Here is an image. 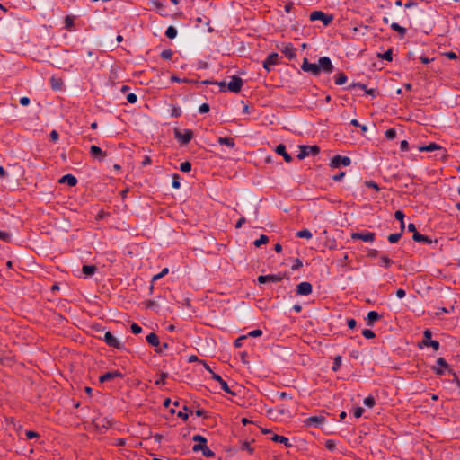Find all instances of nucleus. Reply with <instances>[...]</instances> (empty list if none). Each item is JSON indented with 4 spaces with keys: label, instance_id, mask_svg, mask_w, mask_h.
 <instances>
[{
    "label": "nucleus",
    "instance_id": "nucleus-7",
    "mask_svg": "<svg viewBox=\"0 0 460 460\" xmlns=\"http://www.w3.org/2000/svg\"><path fill=\"white\" fill-rule=\"evenodd\" d=\"M431 336H432V333H431V331L429 329H426L423 332V341H422V345L423 346H426V347H432L434 350H438L439 349V342L438 341H433L431 340Z\"/></svg>",
    "mask_w": 460,
    "mask_h": 460
},
{
    "label": "nucleus",
    "instance_id": "nucleus-41",
    "mask_svg": "<svg viewBox=\"0 0 460 460\" xmlns=\"http://www.w3.org/2000/svg\"><path fill=\"white\" fill-rule=\"evenodd\" d=\"M375 399L373 396H367L364 399V404L367 406V407H373L375 405Z\"/></svg>",
    "mask_w": 460,
    "mask_h": 460
},
{
    "label": "nucleus",
    "instance_id": "nucleus-60",
    "mask_svg": "<svg viewBox=\"0 0 460 460\" xmlns=\"http://www.w3.org/2000/svg\"><path fill=\"white\" fill-rule=\"evenodd\" d=\"M25 435H26L27 438H29V439L35 438L39 437V434L32 430H27L25 432Z\"/></svg>",
    "mask_w": 460,
    "mask_h": 460
},
{
    "label": "nucleus",
    "instance_id": "nucleus-54",
    "mask_svg": "<svg viewBox=\"0 0 460 460\" xmlns=\"http://www.w3.org/2000/svg\"><path fill=\"white\" fill-rule=\"evenodd\" d=\"M364 412V409L362 407H357L353 411V415L355 418H359L362 416Z\"/></svg>",
    "mask_w": 460,
    "mask_h": 460
},
{
    "label": "nucleus",
    "instance_id": "nucleus-5",
    "mask_svg": "<svg viewBox=\"0 0 460 460\" xmlns=\"http://www.w3.org/2000/svg\"><path fill=\"white\" fill-rule=\"evenodd\" d=\"M310 20L322 21L324 25H328L332 22L333 16L326 14L322 11H314L310 13Z\"/></svg>",
    "mask_w": 460,
    "mask_h": 460
},
{
    "label": "nucleus",
    "instance_id": "nucleus-18",
    "mask_svg": "<svg viewBox=\"0 0 460 460\" xmlns=\"http://www.w3.org/2000/svg\"><path fill=\"white\" fill-rule=\"evenodd\" d=\"M212 378L216 381H217L220 385H221V388L222 390H224L226 393L227 394H233L234 395L235 393H234L228 386L227 383L222 379V377L218 375V374H216V373H212Z\"/></svg>",
    "mask_w": 460,
    "mask_h": 460
},
{
    "label": "nucleus",
    "instance_id": "nucleus-63",
    "mask_svg": "<svg viewBox=\"0 0 460 460\" xmlns=\"http://www.w3.org/2000/svg\"><path fill=\"white\" fill-rule=\"evenodd\" d=\"M345 176V172H341L340 173L338 174H335L332 177V179L334 181H340L341 180L343 179V177Z\"/></svg>",
    "mask_w": 460,
    "mask_h": 460
},
{
    "label": "nucleus",
    "instance_id": "nucleus-10",
    "mask_svg": "<svg viewBox=\"0 0 460 460\" xmlns=\"http://www.w3.org/2000/svg\"><path fill=\"white\" fill-rule=\"evenodd\" d=\"M279 56L278 53L270 54L267 58L263 61V68L267 70V72H270L272 67L279 64Z\"/></svg>",
    "mask_w": 460,
    "mask_h": 460
},
{
    "label": "nucleus",
    "instance_id": "nucleus-12",
    "mask_svg": "<svg viewBox=\"0 0 460 460\" xmlns=\"http://www.w3.org/2000/svg\"><path fill=\"white\" fill-rule=\"evenodd\" d=\"M285 275L279 274H269V275H261L258 277V282L261 284H264L266 282H279L284 279Z\"/></svg>",
    "mask_w": 460,
    "mask_h": 460
},
{
    "label": "nucleus",
    "instance_id": "nucleus-9",
    "mask_svg": "<svg viewBox=\"0 0 460 460\" xmlns=\"http://www.w3.org/2000/svg\"><path fill=\"white\" fill-rule=\"evenodd\" d=\"M103 341L108 346L116 348L118 349H121L124 347V345L115 336H113L111 332H106L104 333Z\"/></svg>",
    "mask_w": 460,
    "mask_h": 460
},
{
    "label": "nucleus",
    "instance_id": "nucleus-61",
    "mask_svg": "<svg viewBox=\"0 0 460 460\" xmlns=\"http://www.w3.org/2000/svg\"><path fill=\"white\" fill-rule=\"evenodd\" d=\"M365 184H366L367 187L373 188V189H375L377 191L380 190L378 185L375 181H366Z\"/></svg>",
    "mask_w": 460,
    "mask_h": 460
},
{
    "label": "nucleus",
    "instance_id": "nucleus-23",
    "mask_svg": "<svg viewBox=\"0 0 460 460\" xmlns=\"http://www.w3.org/2000/svg\"><path fill=\"white\" fill-rule=\"evenodd\" d=\"M412 239L418 243H426L429 244H431L433 243L430 237H429L428 235L421 234L420 233L414 234L412 235Z\"/></svg>",
    "mask_w": 460,
    "mask_h": 460
},
{
    "label": "nucleus",
    "instance_id": "nucleus-2",
    "mask_svg": "<svg viewBox=\"0 0 460 460\" xmlns=\"http://www.w3.org/2000/svg\"><path fill=\"white\" fill-rule=\"evenodd\" d=\"M193 441L199 442L198 444H195L192 447L193 452H199L201 451L202 455L206 457H213L215 456V453L208 448V447L206 445L207 438H204L201 435H194L192 438Z\"/></svg>",
    "mask_w": 460,
    "mask_h": 460
},
{
    "label": "nucleus",
    "instance_id": "nucleus-37",
    "mask_svg": "<svg viewBox=\"0 0 460 460\" xmlns=\"http://www.w3.org/2000/svg\"><path fill=\"white\" fill-rule=\"evenodd\" d=\"M341 357L338 355L334 358L332 370L334 372L338 371L341 367Z\"/></svg>",
    "mask_w": 460,
    "mask_h": 460
},
{
    "label": "nucleus",
    "instance_id": "nucleus-47",
    "mask_svg": "<svg viewBox=\"0 0 460 460\" xmlns=\"http://www.w3.org/2000/svg\"><path fill=\"white\" fill-rule=\"evenodd\" d=\"M167 376H168V374H167V373H164V372H163V373H161V375H160V378H159V379H157V380L155 382V384L156 385H164V383H165V378H166Z\"/></svg>",
    "mask_w": 460,
    "mask_h": 460
},
{
    "label": "nucleus",
    "instance_id": "nucleus-45",
    "mask_svg": "<svg viewBox=\"0 0 460 460\" xmlns=\"http://www.w3.org/2000/svg\"><path fill=\"white\" fill-rule=\"evenodd\" d=\"M188 411V407L187 406H183V411H181L177 413V416L179 418H181L182 420H187L188 418H189V415L188 413L186 412Z\"/></svg>",
    "mask_w": 460,
    "mask_h": 460
},
{
    "label": "nucleus",
    "instance_id": "nucleus-1",
    "mask_svg": "<svg viewBox=\"0 0 460 460\" xmlns=\"http://www.w3.org/2000/svg\"><path fill=\"white\" fill-rule=\"evenodd\" d=\"M301 69L304 72L310 73L314 76H317L321 72L331 74L334 70V66L328 57L320 58L317 63H310L308 59L305 58Z\"/></svg>",
    "mask_w": 460,
    "mask_h": 460
},
{
    "label": "nucleus",
    "instance_id": "nucleus-29",
    "mask_svg": "<svg viewBox=\"0 0 460 460\" xmlns=\"http://www.w3.org/2000/svg\"><path fill=\"white\" fill-rule=\"evenodd\" d=\"M97 270V268L95 265H84L82 268V271L85 276H92L93 275Z\"/></svg>",
    "mask_w": 460,
    "mask_h": 460
},
{
    "label": "nucleus",
    "instance_id": "nucleus-11",
    "mask_svg": "<svg viewBox=\"0 0 460 460\" xmlns=\"http://www.w3.org/2000/svg\"><path fill=\"white\" fill-rule=\"evenodd\" d=\"M376 234L372 232H361V233H352L351 239L352 240H362L364 242L372 243L375 241Z\"/></svg>",
    "mask_w": 460,
    "mask_h": 460
},
{
    "label": "nucleus",
    "instance_id": "nucleus-58",
    "mask_svg": "<svg viewBox=\"0 0 460 460\" xmlns=\"http://www.w3.org/2000/svg\"><path fill=\"white\" fill-rule=\"evenodd\" d=\"M199 111L200 113H207V112H208V111H209V105H208V103H203V104H201V105L199 106Z\"/></svg>",
    "mask_w": 460,
    "mask_h": 460
},
{
    "label": "nucleus",
    "instance_id": "nucleus-24",
    "mask_svg": "<svg viewBox=\"0 0 460 460\" xmlns=\"http://www.w3.org/2000/svg\"><path fill=\"white\" fill-rule=\"evenodd\" d=\"M381 318V315L376 311H370L367 316V324L373 326L374 322Z\"/></svg>",
    "mask_w": 460,
    "mask_h": 460
},
{
    "label": "nucleus",
    "instance_id": "nucleus-28",
    "mask_svg": "<svg viewBox=\"0 0 460 460\" xmlns=\"http://www.w3.org/2000/svg\"><path fill=\"white\" fill-rule=\"evenodd\" d=\"M50 84L53 90L58 91L60 90L63 85V80L61 78H56L52 76L50 78Z\"/></svg>",
    "mask_w": 460,
    "mask_h": 460
},
{
    "label": "nucleus",
    "instance_id": "nucleus-52",
    "mask_svg": "<svg viewBox=\"0 0 460 460\" xmlns=\"http://www.w3.org/2000/svg\"><path fill=\"white\" fill-rule=\"evenodd\" d=\"M130 329L134 334H139L142 332V328L137 323H132Z\"/></svg>",
    "mask_w": 460,
    "mask_h": 460
},
{
    "label": "nucleus",
    "instance_id": "nucleus-43",
    "mask_svg": "<svg viewBox=\"0 0 460 460\" xmlns=\"http://www.w3.org/2000/svg\"><path fill=\"white\" fill-rule=\"evenodd\" d=\"M362 335L367 339H373L376 336L374 332L371 331L370 329H364L362 331Z\"/></svg>",
    "mask_w": 460,
    "mask_h": 460
},
{
    "label": "nucleus",
    "instance_id": "nucleus-20",
    "mask_svg": "<svg viewBox=\"0 0 460 460\" xmlns=\"http://www.w3.org/2000/svg\"><path fill=\"white\" fill-rule=\"evenodd\" d=\"M281 51L290 60L296 57V49L291 43L285 45Z\"/></svg>",
    "mask_w": 460,
    "mask_h": 460
},
{
    "label": "nucleus",
    "instance_id": "nucleus-40",
    "mask_svg": "<svg viewBox=\"0 0 460 460\" xmlns=\"http://www.w3.org/2000/svg\"><path fill=\"white\" fill-rule=\"evenodd\" d=\"M385 135L387 139H394L396 137V131L394 128H389L385 132Z\"/></svg>",
    "mask_w": 460,
    "mask_h": 460
},
{
    "label": "nucleus",
    "instance_id": "nucleus-3",
    "mask_svg": "<svg viewBox=\"0 0 460 460\" xmlns=\"http://www.w3.org/2000/svg\"><path fill=\"white\" fill-rule=\"evenodd\" d=\"M174 137L181 142V145H188L193 138V132L191 129L181 130L175 128L173 130Z\"/></svg>",
    "mask_w": 460,
    "mask_h": 460
},
{
    "label": "nucleus",
    "instance_id": "nucleus-13",
    "mask_svg": "<svg viewBox=\"0 0 460 460\" xmlns=\"http://www.w3.org/2000/svg\"><path fill=\"white\" fill-rule=\"evenodd\" d=\"M312 284L307 281L301 282L300 284L297 285L296 288V293L299 296H308L309 294L312 293Z\"/></svg>",
    "mask_w": 460,
    "mask_h": 460
},
{
    "label": "nucleus",
    "instance_id": "nucleus-42",
    "mask_svg": "<svg viewBox=\"0 0 460 460\" xmlns=\"http://www.w3.org/2000/svg\"><path fill=\"white\" fill-rule=\"evenodd\" d=\"M172 57V51L171 49H164L161 53V58L166 60L171 59Z\"/></svg>",
    "mask_w": 460,
    "mask_h": 460
},
{
    "label": "nucleus",
    "instance_id": "nucleus-46",
    "mask_svg": "<svg viewBox=\"0 0 460 460\" xmlns=\"http://www.w3.org/2000/svg\"><path fill=\"white\" fill-rule=\"evenodd\" d=\"M325 447L330 451H333L336 448V443L332 439H328L325 441Z\"/></svg>",
    "mask_w": 460,
    "mask_h": 460
},
{
    "label": "nucleus",
    "instance_id": "nucleus-14",
    "mask_svg": "<svg viewBox=\"0 0 460 460\" xmlns=\"http://www.w3.org/2000/svg\"><path fill=\"white\" fill-rule=\"evenodd\" d=\"M437 365L438 367H433L432 369L438 376H441L444 374V369H447V370L450 369L449 365L447 364V362L446 361V359L444 358H438L437 359Z\"/></svg>",
    "mask_w": 460,
    "mask_h": 460
},
{
    "label": "nucleus",
    "instance_id": "nucleus-26",
    "mask_svg": "<svg viewBox=\"0 0 460 460\" xmlns=\"http://www.w3.org/2000/svg\"><path fill=\"white\" fill-rule=\"evenodd\" d=\"M146 341L151 345V346H154L157 349V347H159L160 345V341H159V338L158 336L155 333V332H151L149 333L146 337Z\"/></svg>",
    "mask_w": 460,
    "mask_h": 460
},
{
    "label": "nucleus",
    "instance_id": "nucleus-50",
    "mask_svg": "<svg viewBox=\"0 0 460 460\" xmlns=\"http://www.w3.org/2000/svg\"><path fill=\"white\" fill-rule=\"evenodd\" d=\"M392 49H388L386 50L384 54L382 55H379L383 59L386 60V61H391L392 60Z\"/></svg>",
    "mask_w": 460,
    "mask_h": 460
},
{
    "label": "nucleus",
    "instance_id": "nucleus-19",
    "mask_svg": "<svg viewBox=\"0 0 460 460\" xmlns=\"http://www.w3.org/2000/svg\"><path fill=\"white\" fill-rule=\"evenodd\" d=\"M275 151L278 155H282L287 163H290L293 160L292 156L286 151V146L284 144L278 145Z\"/></svg>",
    "mask_w": 460,
    "mask_h": 460
},
{
    "label": "nucleus",
    "instance_id": "nucleus-39",
    "mask_svg": "<svg viewBox=\"0 0 460 460\" xmlns=\"http://www.w3.org/2000/svg\"><path fill=\"white\" fill-rule=\"evenodd\" d=\"M180 169L181 172H188L191 170V164L188 161L181 164Z\"/></svg>",
    "mask_w": 460,
    "mask_h": 460
},
{
    "label": "nucleus",
    "instance_id": "nucleus-32",
    "mask_svg": "<svg viewBox=\"0 0 460 460\" xmlns=\"http://www.w3.org/2000/svg\"><path fill=\"white\" fill-rule=\"evenodd\" d=\"M296 236L299 238L311 239L312 233L308 229H303L296 233Z\"/></svg>",
    "mask_w": 460,
    "mask_h": 460
},
{
    "label": "nucleus",
    "instance_id": "nucleus-15",
    "mask_svg": "<svg viewBox=\"0 0 460 460\" xmlns=\"http://www.w3.org/2000/svg\"><path fill=\"white\" fill-rule=\"evenodd\" d=\"M305 426H314L319 427L323 422H325V418L322 415L319 416H311L305 420Z\"/></svg>",
    "mask_w": 460,
    "mask_h": 460
},
{
    "label": "nucleus",
    "instance_id": "nucleus-44",
    "mask_svg": "<svg viewBox=\"0 0 460 460\" xmlns=\"http://www.w3.org/2000/svg\"><path fill=\"white\" fill-rule=\"evenodd\" d=\"M168 268H164L162 270V271L155 276H153L152 278V280L153 281H155V280H158L160 279L161 278H163L164 275H166L168 273Z\"/></svg>",
    "mask_w": 460,
    "mask_h": 460
},
{
    "label": "nucleus",
    "instance_id": "nucleus-62",
    "mask_svg": "<svg viewBox=\"0 0 460 460\" xmlns=\"http://www.w3.org/2000/svg\"><path fill=\"white\" fill-rule=\"evenodd\" d=\"M355 87H358V88H360V89H362L364 91L367 89L366 84H361V83H354V84H350L349 86V89H352V88H355Z\"/></svg>",
    "mask_w": 460,
    "mask_h": 460
},
{
    "label": "nucleus",
    "instance_id": "nucleus-6",
    "mask_svg": "<svg viewBox=\"0 0 460 460\" xmlns=\"http://www.w3.org/2000/svg\"><path fill=\"white\" fill-rule=\"evenodd\" d=\"M351 164V159L349 156H342L340 155H334L330 162L332 168H339L340 166H349Z\"/></svg>",
    "mask_w": 460,
    "mask_h": 460
},
{
    "label": "nucleus",
    "instance_id": "nucleus-38",
    "mask_svg": "<svg viewBox=\"0 0 460 460\" xmlns=\"http://www.w3.org/2000/svg\"><path fill=\"white\" fill-rule=\"evenodd\" d=\"M180 175L175 173L173 174L172 176V186L173 189H179L181 187V181H180Z\"/></svg>",
    "mask_w": 460,
    "mask_h": 460
},
{
    "label": "nucleus",
    "instance_id": "nucleus-55",
    "mask_svg": "<svg viewBox=\"0 0 460 460\" xmlns=\"http://www.w3.org/2000/svg\"><path fill=\"white\" fill-rule=\"evenodd\" d=\"M246 338H247V336H246V335H242V336H240L239 338H237V339L234 341V346H235L236 348H240V347L243 345V341L244 339H246Z\"/></svg>",
    "mask_w": 460,
    "mask_h": 460
},
{
    "label": "nucleus",
    "instance_id": "nucleus-48",
    "mask_svg": "<svg viewBox=\"0 0 460 460\" xmlns=\"http://www.w3.org/2000/svg\"><path fill=\"white\" fill-rule=\"evenodd\" d=\"M381 261L384 263L385 268H389L393 264L392 260H390L388 258V256H386V255H382L381 256Z\"/></svg>",
    "mask_w": 460,
    "mask_h": 460
},
{
    "label": "nucleus",
    "instance_id": "nucleus-16",
    "mask_svg": "<svg viewBox=\"0 0 460 460\" xmlns=\"http://www.w3.org/2000/svg\"><path fill=\"white\" fill-rule=\"evenodd\" d=\"M122 376H123L122 373H120L118 370L111 371V372H107V373L100 376H99V382L100 383H105V382L113 380L114 378L122 377Z\"/></svg>",
    "mask_w": 460,
    "mask_h": 460
},
{
    "label": "nucleus",
    "instance_id": "nucleus-27",
    "mask_svg": "<svg viewBox=\"0 0 460 460\" xmlns=\"http://www.w3.org/2000/svg\"><path fill=\"white\" fill-rule=\"evenodd\" d=\"M217 142L220 145H226L229 148H234V146H235V142H234V139L233 137H220L218 138Z\"/></svg>",
    "mask_w": 460,
    "mask_h": 460
},
{
    "label": "nucleus",
    "instance_id": "nucleus-17",
    "mask_svg": "<svg viewBox=\"0 0 460 460\" xmlns=\"http://www.w3.org/2000/svg\"><path fill=\"white\" fill-rule=\"evenodd\" d=\"M90 155L99 161L104 160L107 155L106 152L102 151L99 146L94 145L90 146Z\"/></svg>",
    "mask_w": 460,
    "mask_h": 460
},
{
    "label": "nucleus",
    "instance_id": "nucleus-56",
    "mask_svg": "<svg viewBox=\"0 0 460 460\" xmlns=\"http://www.w3.org/2000/svg\"><path fill=\"white\" fill-rule=\"evenodd\" d=\"M261 334H262L261 330L256 329V330H253V331L250 332L246 336L247 337H259Z\"/></svg>",
    "mask_w": 460,
    "mask_h": 460
},
{
    "label": "nucleus",
    "instance_id": "nucleus-34",
    "mask_svg": "<svg viewBox=\"0 0 460 460\" xmlns=\"http://www.w3.org/2000/svg\"><path fill=\"white\" fill-rule=\"evenodd\" d=\"M64 23H65V28L68 31H72V28L74 26V17L73 16H70V15H67L66 18H65V21H64Z\"/></svg>",
    "mask_w": 460,
    "mask_h": 460
},
{
    "label": "nucleus",
    "instance_id": "nucleus-21",
    "mask_svg": "<svg viewBox=\"0 0 460 460\" xmlns=\"http://www.w3.org/2000/svg\"><path fill=\"white\" fill-rule=\"evenodd\" d=\"M420 151H427V152H431V151H434V150H440L442 151V155L445 156L446 155V150L439 145L436 144V143H430L429 145L428 146H420L419 148Z\"/></svg>",
    "mask_w": 460,
    "mask_h": 460
},
{
    "label": "nucleus",
    "instance_id": "nucleus-22",
    "mask_svg": "<svg viewBox=\"0 0 460 460\" xmlns=\"http://www.w3.org/2000/svg\"><path fill=\"white\" fill-rule=\"evenodd\" d=\"M59 183H66L70 187H74L77 183V179L72 174H66L59 179Z\"/></svg>",
    "mask_w": 460,
    "mask_h": 460
},
{
    "label": "nucleus",
    "instance_id": "nucleus-35",
    "mask_svg": "<svg viewBox=\"0 0 460 460\" xmlns=\"http://www.w3.org/2000/svg\"><path fill=\"white\" fill-rule=\"evenodd\" d=\"M269 242V238L265 234H261L259 239L255 240L253 244L256 247H260L261 244H265Z\"/></svg>",
    "mask_w": 460,
    "mask_h": 460
},
{
    "label": "nucleus",
    "instance_id": "nucleus-64",
    "mask_svg": "<svg viewBox=\"0 0 460 460\" xmlns=\"http://www.w3.org/2000/svg\"><path fill=\"white\" fill-rule=\"evenodd\" d=\"M169 347L168 343L164 342L162 345H159L157 349H155L156 353H162L164 349H167Z\"/></svg>",
    "mask_w": 460,
    "mask_h": 460
},
{
    "label": "nucleus",
    "instance_id": "nucleus-59",
    "mask_svg": "<svg viewBox=\"0 0 460 460\" xmlns=\"http://www.w3.org/2000/svg\"><path fill=\"white\" fill-rule=\"evenodd\" d=\"M127 101L129 103H135L137 101V95L135 93H128L127 95Z\"/></svg>",
    "mask_w": 460,
    "mask_h": 460
},
{
    "label": "nucleus",
    "instance_id": "nucleus-36",
    "mask_svg": "<svg viewBox=\"0 0 460 460\" xmlns=\"http://www.w3.org/2000/svg\"><path fill=\"white\" fill-rule=\"evenodd\" d=\"M401 236H402V232L395 233V234H391L388 235L387 240L391 243H397L399 241Z\"/></svg>",
    "mask_w": 460,
    "mask_h": 460
},
{
    "label": "nucleus",
    "instance_id": "nucleus-49",
    "mask_svg": "<svg viewBox=\"0 0 460 460\" xmlns=\"http://www.w3.org/2000/svg\"><path fill=\"white\" fill-rule=\"evenodd\" d=\"M241 449L247 450L250 454H252V452H253V448L251 447L250 443L247 441H243L241 444Z\"/></svg>",
    "mask_w": 460,
    "mask_h": 460
},
{
    "label": "nucleus",
    "instance_id": "nucleus-8",
    "mask_svg": "<svg viewBox=\"0 0 460 460\" xmlns=\"http://www.w3.org/2000/svg\"><path fill=\"white\" fill-rule=\"evenodd\" d=\"M243 84V81L241 77L237 75H233L231 77V81L227 84V90L237 93L241 91L242 86Z\"/></svg>",
    "mask_w": 460,
    "mask_h": 460
},
{
    "label": "nucleus",
    "instance_id": "nucleus-30",
    "mask_svg": "<svg viewBox=\"0 0 460 460\" xmlns=\"http://www.w3.org/2000/svg\"><path fill=\"white\" fill-rule=\"evenodd\" d=\"M391 29L399 32L401 37H403L406 33V29L401 25H399L397 22H393L391 24Z\"/></svg>",
    "mask_w": 460,
    "mask_h": 460
},
{
    "label": "nucleus",
    "instance_id": "nucleus-25",
    "mask_svg": "<svg viewBox=\"0 0 460 460\" xmlns=\"http://www.w3.org/2000/svg\"><path fill=\"white\" fill-rule=\"evenodd\" d=\"M271 440L278 443H282L286 447H291L292 444L289 442V439L284 436L280 435H273Z\"/></svg>",
    "mask_w": 460,
    "mask_h": 460
},
{
    "label": "nucleus",
    "instance_id": "nucleus-4",
    "mask_svg": "<svg viewBox=\"0 0 460 460\" xmlns=\"http://www.w3.org/2000/svg\"><path fill=\"white\" fill-rule=\"evenodd\" d=\"M320 153V147L316 145L314 146H300L297 158L303 160L308 155H316Z\"/></svg>",
    "mask_w": 460,
    "mask_h": 460
},
{
    "label": "nucleus",
    "instance_id": "nucleus-31",
    "mask_svg": "<svg viewBox=\"0 0 460 460\" xmlns=\"http://www.w3.org/2000/svg\"><path fill=\"white\" fill-rule=\"evenodd\" d=\"M347 80H348V78L345 75V74L342 73V72H340V73L337 74V76H336V79H335V84L337 85H342V84H344L347 82Z\"/></svg>",
    "mask_w": 460,
    "mask_h": 460
},
{
    "label": "nucleus",
    "instance_id": "nucleus-53",
    "mask_svg": "<svg viewBox=\"0 0 460 460\" xmlns=\"http://www.w3.org/2000/svg\"><path fill=\"white\" fill-rule=\"evenodd\" d=\"M302 266H303L302 261H301L300 259L296 258V259L294 261V263H293V265H292L291 269H292L293 270H297V269L301 268Z\"/></svg>",
    "mask_w": 460,
    "mask_h": 460
},
{
    "label": "nucleus",
    "instance_id": "nucleus-57",
    "mask_svg": "<svg viewBox=\"0 0 460 460\" xmlns=\"http://www.w3.org/2000/svg\"><path fill=\"white\" fill-rule=\"evenodd\" d=\"M394 217L400 221V223H402L403 219H404V214L402 211L401 210H397L395 211L394 213Z\"/></svg>",
    "mask_w": 460,
    "mask_h": 460
},
{
    "label": "nucleus",
    "instance_id": "nucleus-51",
    "mask_svg": "<svg viewBox=\"0 0 460 460\" xmlns=\"http://www.w3.org/2000/svg\"><path fill=\"white\" fill-rule=\"evenodd\" d=\"M0 239L5 242L11 241V234L7 232H4L0 230Z\"/></svg>",
    "mask_w": 460,
    "mask_h": 460
},
{
    "label": "nucleus",
    "instance_id": "nucleus-33",
    "mask_svg": "<svg viewBox=\"0 0 460 460\" xmlns=\"http://www.w3.org/2000/svg\"><path fill=\"white\" fill-rule=\"evenodd\" d=\"M167 38L172 40L177 36V30L173 26H169L165 31Z\"/></svg>",
    "mask_w": 460,
    "mask_h": 460
}]
</instances>
